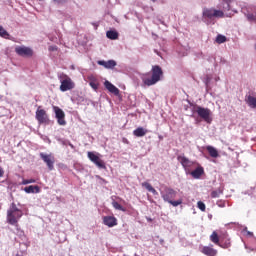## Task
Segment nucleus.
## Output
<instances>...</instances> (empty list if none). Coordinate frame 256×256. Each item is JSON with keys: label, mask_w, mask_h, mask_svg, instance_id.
Masks as SVG:
<instances>
[{"label": "nucleus", "mask_w": 256, "mask_h": 256, "mask_svg": "<svg viewBox=\"0 0 256 256\" xmlns=\"http://www.w3.org/2000/svg\"><path fill=\"white\" fill-rule=\"evenodd\" d=\"M152 76L149 78V74H142L141 79L144 83V85H147V87H151V85H155L156 83H159L161 81V77H163V69H161V66L155 65L152 66Z\"/></svg>", "instance_id": "f257e3e1"}, {"label": "nucleus", "mask_w": 256, "mask_h": 256, "mask_svg": "<svg viewBox=\"0 0 256 256\" xmlns=\"http://www.w3.org/2000/svg\"><path fill=\"white\" fill-rule=\"evenodd\" d=\"M23 217V211L17 208L16 203H12L10 209L7 211V223L14 227H19V219Z\"/></svg>", "instance_id": "f03ea898"}, {"label": "nucleus", "mask_w": 256, "mask_h": 256, "mask_svg": "<svg viewBox=\"0 0 256 256\" xmlns=\"http://www.w3.org/2000/svg\"><path fill=\"white\" fill-rule=\"evenodd\" d=\"M60 79V91L65 93V91H71V89H75V82L69 77L67 74H62L59 76Z\"/></svg>", "instance_id": "7ed1b4c3"}, {"label": "nucleus", "mask_w": 256, "mask_h": 256, "mask_svg": "<svg viewBox=\"0 0 256 256\" xmlns=\"http://www.w3.org/2000/svg\"><path fill=\"white\" fill-rule=\"evenodd\" d=\"M202 15L204 19H223L225 17L223 10H217L215 8H204Z\"/></svg>", "instance_id": "20e7f679"}, {"label": "nucleus", "mask_w": 256, "mask_h": 256, "mask_svg": "<svg viewBox=\"0 0 256 256\" xmlns=\"http://www.w3.org/2000/svg\"><path fill=\"white\" fill-rule=\"evenodd\" d=\"M36 120L39 125H49V115H47V111L42 109L41 106L36 110Z\"/></svg>", "instance_id": "39448f33"}, {"label": "nucleus", "mask_w": 256, "mask_h": 256, "mask_svg": "<svg viewBox=\"0 0 256 256\" xmlns=\"http://www.w3.org/2000/svg\"><path fill=\"white\" fill-rule=\"evenodd\" d=\"M161 197H162L163 201H165L166 203H169V202L175 200V197H177V191L173 188L166 187L161 192Z\"/></svg>", "instance_id": "423d86ee"}, {"label": "nucleus", "mask_w": 256, "mask_h": 256, "mask_svg": "<svg viewBox=\"0 0 256 256\" xmlns=\"http://www.w3.org/2000/svg\"><path fill=\"white\" fill-rule=\"evenodd\" d=\"M196 113L205 121L206 123H211L213 119L211 118V110L209 108H203L201 106L196 107Z\"/></svg>", "instance_id": "0eeeda50"}, {"label": "nucleus", "mask_w": 256, "mask_h": 256, "mask_svg": "<svg viewBox=\"0 0 256 256\" xmlns=\"http://www.w3.org/2000/svg\"><path fill=\"white\" fill-rule=\"evenodd\" d=\"M87 157L98 169H106L105 162L99 157V154L88 152Z\"/></svg>", "instance_id": "6e6552de"}, {"label": "nucleus", "mask_w": 256, "mask_h": 256, "mask_svg": "<svg viewBox=\"0 0 256 256\" xmlns=\"http://www.w3.org/2000/svg\"><path fill=\"white\" fill-rule=\"evenodd\" d=\"M40 157L44 163H46L49 171H53L55 169V156L53 154H45V153H40Z\"/></svg>", "instance_id": "1a4fd4ad"}, {"label": "nucleus", "mask_w": 256, "mask_h": 256, "mask_svg": "<svg viewBox=\"0 0 256 256\" xmlns=\"http://www.w3.org/2000/svg\"><path fill=\"white\" fill-rule=\"evenodd\" d=\"M15 53L19 55V57H32L33 56V49L27 46H17L15 48Z\"/></svg>", "instance_id": "9d476101"}, {"label": "nucleus", "mask_w": 256, "mask_h": 256, "mask_svg": "<svg viewBox=\"0 0 256 256\" xmlns=\"http://www.w3.org/2000/svg\"><path fill=\"white\" fill-rule=\"evenodd\" d=\"M54 111H55V116H56L58 125H61V126L67 125V121H65V112L57 106L54 107Z\"/></svg>", "instance_id": "9b49d317"}, {"label": "nucleus", "mask_w": 256, "mask_h": 256, "mask_svg": "<svg viewBox=\"0 0 256 256\" xmlns=\"http://www.w3.org/2000/svg\"><path fill=\"white\" fill-rule=\"evenodd\" d=\"M97 64L105 67V69H115V67H117V62L115 60H100Z\"/></svg>", "instance_id": "f8f14e48"}, {"label": "nucleus", "mask_w": 256, "mask_h": 256, "mask_svg": "<svg viewBox=\"0 0 256 256\" xmlns=\"http://www.w3.org/2000/svg\"><path fill=\"white\" fill-rule=\"evenodd\" d=\"M103 223L107 227H115L117 225V218L115 216H104Z\"/></svg>", "instance_id": "ddd939ff"}, {"label": "nucleus", "mask_w": 256, "mask_h": 256, "mask_svg": "<svg viewBox=\"0 0 256 256\" xmlns=\"http://www.w3.org/2000/svg\"><path fill=\"white\" fill-rule=\"evenodd\" d=\"M179 163H181L182 167L185 169H189V167H193V161L189 160V158L185 156H178L177 157Z\"/></svg>", "instance_id": "4468645a"}, {"label": "nucleus", "mask_w": 256, "mask_h": 256, "mask_svg": "<svg viewBox=\"0 0 256 256\" xmlns=\"http://www.w3.org/2000/svg\"><path fill=\"white\" fill-rule=\"evenodd\" d=\"M201 253H203V255H207V256H216L217 250L213 248V245L204 246L201 250Z\"/></svg>", "instance_id": "2eb2a0df"}, {"label": "nucleus", "mask_w": 256, "mask_h": 256, "mask_svg": "<svg viewBox=\"0 0 256 256\" xmlns=\"http://www.w3.org/2000/svg\"><path fill=\"white\" fill-rule=\"evenodd\" d=\"M104 87H106V89L110 92L113 93V95H119V88H117L115 85H113L111 82L109 81H105L104 82Z\"/></svg>", "instance_id": "dca6fc26"}, {"label": "nucleus", "mask_w": 256, "mask_h": 256, "mask_svg": "<svg viewBox=\"0 0 256 256\" xmlns=\"http://www.w3.org/2000/svg\"><path fill=\"white\" fill-rule=\"evenodd\" d=\"M135 137H145L147 135V129L143 127H138L133 131Z\"/></svg>", "instance_id": "f3484780"}, {"label": "nucleus", "mask_w": 256, "mask_h": 256, "mask_svg": "<svg viewBox=\"0 0 256 256\" xmlns=\"http://www.w3.org/2000/svg\"><path fill=\"white\" fill-rule=\"evenodd\" d=\"M203 173H205L203 167H197L194 171L191 172V175L194 179H200Z\"/></svg>", "instance_id": "a211bd4d"}, {"label": "nucleus", "mask_w": 256, "mask_h": 256, "mask_svg": "<svg viewBox=\"0 0 256 256\" xmlns=\"http://www.w3.org/2000/svg\"><path fill=\"white\" fill-rule=\"evenodd\" d=\"M245 102L247 103L248 107H251V109H256V98L254 96H247Z\"/></svg>", "instance_id": "6ab92c4d"}, {"label": "nucleus", "mask_w": 256, "mask_h": 256, "mask_svg": "<svg viewBox=\"0 0 256 256\" xmlns=\"http://www.w3.org/2000/svg\"><path fill=\"white\" fill-rule=\"evenodd\" d=\"M206 150L208 151L210 157H213V159H217V157H219V151H217L215 147L206 146Z\"/></svg>", "instance_id": "aec40b11"}, {"label": "nucleus", "mask_w": 256, "mask_h": 256, "mask_svg": "<svg viewBox=\"0 0 256 256\" xmlns=\"http://www.w3.org/2000/svg\"><path fill=\"white\" fill-rule=\"evenodd\" d=\"M89 85L90 87H92V89H94V91H97V89H99V82H97V78H95V76H89Z\"/></svg>", "instance_id": "412c9836"}, {"label": "nucleus", "mask_w": 256, "mask_h": 256, "mask_svg": "<svg viewBox=\"0 0 256 256\" xmlns=\"http://www.w3.org/2000/svg\"><path fill=\"white\" fill-rule=\"evenodd\" d=\"M210 241L214 243V245H218L219 247H221V243L219 242V234H217L216 231H213L210 235Z\"/></svg>", "instance_id": "4be33fe9"}, {"label": "nucleus", "mask_w": 256, "mask_h": 256, "mask_svg": "<svg viewBox=\"0 0 256 256\" xmlns=\"http://www.w3.org/2000/svg\"><path fill=\"white\" fill-rule=\"evenodd\" d=\"M25 193H39L41 191V188L39 186H27L24 188Z\"/></svg>", "instance_id": "5701e85b"}, {"label": "nucleus", "mask_w": 256, "mask_h": 256, "mask_svg": "<svg viewBox=\"0 0 256 256\" xmlns=\"http://www.w3.org/2000/svg\"><path fill=\"white\" fill-rule=\"evenodd\" d=\"M106 36L108 39H112L113 41H115L116 39H119V33L115 30L107 31Z\"/></svg>", "instance_id": "b1692460"}, {"label": "nucleus", "mask_w": 256, "mask_h": 256, "mask_svg": "<svg viewBox=\"0 0 256 256\" xmlns=\"http://www.w3.org/2000/svg\"><path fill=\"white\" fill-rule=\"evenodd\" d=\"M142 187H145V189H147V191H149V193H153L154 195H158L157 190H155V188H153V186L149 182H143Z\"/></svg>", "instance_id": "393cba45"}, {"label": "nucleus", "mask_w": 256, "mask_h": 256, "mask_svg": "<svg viewBox=\"0 0 256 256\" xmlns=\"http://www.w3.org/2000/svg\"><path fill=\"white\" fill-rule=\"evenodd\" d=\"M221 195H223V190L221 188L211 192L212 199H217V197H220Z\"/></svg>", "instance_id": "a878e982"}, {"label": "nucleus", "mask_w": 256, "mask_h": 256, "mask_svg": "<svg viewBox=\"0 0 256 256\" xmlns=\"http://www.w3.org/2000/svg\"><path fill=\"white\" fill-rule=\"evenodd\" d=\"M112 206L114 207V209H116L117 211H123L125 213V211H127L123 206H121V204H119V202L117 201H113L112 202Z\"/></svg>", "instance_id": "bb28decb"}, {"label": "nucleus", "mask_w": 256, "mask_h": 256, "mask_svg": "<svg viewBox=\"0 0 256 256\" xmlns=\"http://www.w3.org/2000/svg\"><path fill=\"white\" fill-rule=\"evenodd\" d=\"M0 37H3L4 39H9V32L3 28V26H0Z\"/></svg>", "instance_id": "cd10ccee"}, {"label": "nucleus", "mask_w": 256, "mask_h": 256, "mask_svg": "<svg viewBox=\"0 0 256 256\" xmlns=\"http://www.w3.org/2000/svg\"><path fill=\"white\" fill-rule=\"evenodd\" d=\"M172 207H179V205L183 204V199L178 200H171V202H168Z\"/></svg>", "instance_id": "c85d7f7f"}, {"label": "nucleus", "mask_w": 256, "mask_h": 256, "mask_svg": "<svg viewBox=\"0 0 256 256\" xmlns=\"http://www.w3.org/2000/svg\"><path fill=\"white\" fill-rule=\"evenodd\" d=\"M225 41H227V37H225L224 35L219 34L216 37V43H218L219 45H221V43H225Z\"/></svg>", "instance_id": "c756f323"}, {"label": "nucleus", "mask_w": 256, "mask_h": 256, "mask_svg": "<svg viewBox=\"0 0 256 256\" xmlns=\"http://www.w3.org/2000/svg\"><path fill=\"white\" fill-rule=\"evenodd\" d=\"M31 183H37V180L31 178V179H24V180L22 181V185H29V184H31Z\"/></svg>", "instance_id": "7c9ffc66"}, {"label": "nucleus", "mask_w": 256, "mask_h": 256, "mask_svg": "<svg viewBox=\"0 0 256 256\" xmlns=\"http://www.w3.org/2000/svg\"><path fill=\"white\" fill-rule=\"evenodd\" d=\"M197 207L198 209H200V211L205 212L206 206H205V203H203V201H198Z\"/></svg>", "instance_id": "2f4dec72"}, {"label": "nucleus", "mask_w": 256, "mask_h": 256, "mask_svg": "<svg viewBox=\"0 0 256 256\" xmlns=\"http://www.w3.org/2000/svg\"><path fill=\"white\" fill-rule=\"evenodd\" d=\"M216 204L218 205V207H221V208L225 207V201L223 200H218Z\"/></svg>", "instance_id": "473e14b6"}, {"label": "nucleus", "mask_w": 256, "mask_h": 256, "mask_svg": "<svg viewBox=\"0 0 256 256\" xmlns=\"http://www.w3.org/2000/svg\"><path fill=\"white\" fill-rule=\"evenodd\" d=\"M57 46H49L48 51H57Z\"/></svg>", "instance_id": "72a5a7b5"}, {"label": "nucleus", "mask_w": 256, "mask_h": 256, "mask_svg": "<svg viewBox=\"0 0 256 256\" xmlns=\"http://www.w3.org/2000/svg\"><path fill=\"white\" fill-rule=\"evenodd\" d=\"M55 3H67L69 0H53Z\"/></svg>", "instance_id": "f704fd0d"}, {"label": "nucleus", "mask_w": 256, "mask_h": 256, "mask_svg": "<svg viewBox=\"0 0 256 256\" xmlns=\"http://www.w3.org/2000/svg\"><path fill=\"white\" fill-rule=\"evenodd\" d=\"M3 175H5V170L0 166V177H3Z\"/></svg>", "instance_id": "c9c22d12"}, {"label": "nucleus", "mask_w": 256, "mask_h": 256, "mask_svg": "<svg viewBox=\"0 0 256 256\" xmlns=\"http://www.w3.org/2000/svg\"><path fill=\"white\" fill-rule=\"evenodd\" d=\"M246 235H247L248 237H253V232H250V231H247V230H246Z\"/></svg>", "instance_id": "e433bc0d"}, {"label": "nucleus", "mask_w": 256, "mask_h": 256, "mask_svg": "<svg viewBox=\"0 0 256 256\" xmlns=\"http://www.w3.org/2000/svg\"><path fill=\"white\" fill-rule=\"evenodd\" d=\"M224 3H227L228 7H229V3H231V0H223Z\"/></svg>", "instance_id": "4c0bfd02"}, {"label": "nucleus", "mask_w": 256, "mask_h": 256, "mask_svg": "<svg viewBox=\"0 0 256 256\" xmlns=\"http://www.w3.org/2000/svg\"><path fill=\"white\" fill-rule=\"evenodd\" d=\"M16 256H23V254H16Z\"/></svg>", "instance_id": "58836bf2"}, {"label": "nucleus", "mask_w": 256, "mask_h": 256, "mask_svg": "<svg viewBox=\"0 0 256 256\" xmlns=\"http://www.w3.org/2000/svg\"><path fill=\"white\" fill-rule=\"evenodd\" d=\"M151 1H153V3H155V1H157V0H151Z\"/></svg>", "instance_id": "ea45409f"}, {"label": "nucleus", "mask_w": 256, "mask_h": 256, "mask_svg": "<svg viewBox=\"0 0 256 256\" xmlns=\"http://www.w3.org/2000/svg\"><path fill=\"white\" fill-rule=\"evenodd\" d=\"M38 1H43V0H38Z\"/></svg>", "instance_id": "a19ab883"}]
</instances>
